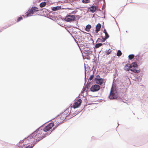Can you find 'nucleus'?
<instances>
[{"mask_svg": "<svg viewBox=\"0 0 148 148\" xmlns=\"http://www.w3.org/2000/svg\"><path fill=\"white\" fill-rule=\"evenodd\" d=\"M40 140L35 134L33 133L27 138L21 140L17 145L20 148H32Z\"/></svg>", "mask_w": 148, "mask_h": 148, "instance_id": "f257e3e1", "label": "nucleus"}, {"mask_svg": "<svg viewBox=\"0 0 148 148\" xmlns=\"http://www.w3.org/2000/svg\"><path fill=\"white\" fill-rule=\"evenodd\" d=\"M54 125L53 123H50L46 126L43 129H38L33 132L35 134L36 136L41 140L46 136L45 132H47L51 129Z\"/></svg>", "mask_w": 148, "mask_h": 148, "instance_id": "f03ea898", "label": "nucleus"}, {"mask_svg": "<svg viewBox=\"0 0 148 148\" xmlns=\"http://www.w3.org/2000/svg\"><path fill=\"white\" fill-rule=\"evenodd\" d=\"M66 117V116L64 115L63 114H61L58 115L56 118L54 123L57 125H56L54 128H53V130L55 128L57 127L58 125H59L60 124L62 123L64 121Z\"/></svg>", "mask_w": 148, "mask_h": 148, "instance_id": "7ed1b4c3", "label": "nucleus"}, {"mask_svg": "<svg viewBox=\"0 0 148 148\" xmlns=\"http://www.w3.org/2000/svg\"><path fill=\"white\" fill-rule=\"evenodd\" d=\"M75 15H71V14H69V15L65 17L64 20L67 22H72L75 21Z\"/></svg>", "mask_w": 148, "mask_h": 148, "instance_id": "20e7f679", "label": "nucleus"}, {"mask_svg": "<svg viewBox=\"0 0 148 148\" xmlns=\"http://www.w3.org/2000/svg\"><path fill=\"white\" fill-rule=\"evenodd\" d=\"M38 11V8H37L36 7L32 8L27 12V17L30 16L32 14H34L35 12Z\"/></svg>", "mask_w": 148, "mask_h": 148, "instance_id": "39448f33", "label": "nucleus"}, {"mask_svg": "<svg viewBox=\"0 0 148 148\" xmlns=\"http://www.w3.org/2000/svg\"><path fill=\"white\" fill-rule=\"evenodd\" d=\"M82 101L81 99H79L74 103L73 106H71V108H72V107L73 108H78L80 106L82 103Z\"/></svg>", "mask_w": 148, "mask_h": 148, "instance_id": "423d86ee", "label": "nucleus"}, {"mask_svg": "<svg viewBox=\"0 0 148 148\" xmlns=\"http://www.w3.org/2000/svg\"><path fill=\"white\" fill-rule=\"evenodd\" d=\"M100 89V86L98 85H95L92 86L90 88V90L92 92L98 91Z\"/></svg>", "mask_w": 148, "mask_h": 148, "instance_id": "0eeeda50", "label": "nucleus"}, {"mask_svg": "<svg viewBox=\"0 0 148 148\" xmlns=\"http://www.w3.org/2000/svg\"><path fill=\"white\" fill-rule=\"evenodd\" d=\"M109 97L110 99H114L117 98L113 90H111L110 94Z\"/></svg>", "mask_w": 148, "mask_h": 148, "instance_id": "6e6552de", "label": "nucleus"}, {"mask_svg": "<svg viewBox=\"0 0 148 148\" xmlns=\"http://www.w3.org/2000/svg\"><path fill=\"white\" fill-rule=\"evenodd\" d=\"M70 109L68 108L65 110L61 114H63L64 115L66 116H69L71 114V112H69L70 111Z\"/></svg>", "mask_w": 148, "mask_h": 148, "instance_id": "1a4fd4ad", "label": "nucleus"}, {"mask_svg": "<svg viewBox=\"0 0 148 148\" xmlns=\"http://www.w3.org/2000/svg\"><path fill=\"white\" fill-rule=\"evenodd\" d=\"M96 83L100 85H101L103 84V79H95Z\"/></svg>", "mask_w": 148, "mask_h": 148, "instance_id": "9d476101", "label": "nucleus"}, {"mask_svg": "<svg viewBox=\"0 0 148 148\" xmlns=\"http://www.w3.org/2000/svg\"><path fill=\"white\" fill-rule=\"evenodd\" d=\"M97 7L96 6L93 5L90 7L89 9L91 12H94L97 10Z\"/></svg>", "mask_w": 148, "mask_h": 148, "instance_id": "9b49d317", "label": "nucleus"}, {"mask_svg": "<svg viewBox=\"0 0 148 148\" xmlns=\"http://www.w3.org/2000/svg\"><path fill=\"white\" fill-rule=\"evenodd\" d=\"M137 68L133 67H131V68L130 69V70L133 72L136 73H139V70H138L136 69Z\"/></svg>", "mask_w": 148, "mask_h": 148, "instance_id": "f8f14e48", "label": "nucleus"}, {"mask_svg": "<svg viewBox=\"0 0 148 148\" xmlns=\"http://www.w3.org/2000/svg\"><path fill=\"white\" fill-rule=\"evenodd\" d=\"M101 27V25L100 24L98 23L97 25L95 30V32L96 33L98 32L100 30Z\"/></svg>", "mask_w": 148, "mask_h": 148, "instance_id": "ddd939ff", "label": "nucleus"}, {"mask_svg": "<svg viewBox=\"0 0 148 148\" xmlns=\"http://www.w3.org/2000/svg\"><path fill=\"white\" fill-rule=\"evenodd\" d=\"M131 65L130 64H127L125 65L124 67V69L127 71H129L131 68Z\"/></svg>", "mask_w": 148, "mask_h": 148, "instance_id": "4468645a", "label": "nucleus"}, {"mask_svg": "<svg viewBox=\"0 0 148 148\" xmlns=\"http://www.w3.org/2000/svg\"><path fill=\"white\" fill-rule=\"evenodd\" d=\"M91 26L90 25L88 24L86 26L85 28V30L88 32L90 31V29L91 28Z\"/></svg>", "mask_w": 148, "mask_h": 148, "instance_id": "2eb2a0df", "label": "nucleus"}, {"mask_svg": "<svg viewBox=\"0 0 148 148\" xmlns=\"http://www.w3.org/2000/svg\"><path fill=\"white\" fill-rule=\"evenodd\" d=\"M131 67H135L137 68V64L136 62H134L132 63L131 64Z\"/></svg>", "mask_w": 148, "mask_h": 148, "instance_id": "dca6fc26", "label": "nucleus"}, {"mask_svg": "<svg viewBox=\"0 0 148 148\" xmlns=\"http://www.w3.org/2000/svg\"><path fill=\"white\" fill-rule=\"evenodd\" d=\"M46 5V3L45 2H43L41 3L40 4V6L41 8H42L45 7Z\"/></svg>", "mask_w": 148, "mask_h": 148, "instance_id": "f3484780", "label": "nucleus"}, {"mask_svg": "<svg viewBox=\"0 0 148 148\" xmlns=\"http://www.w3.org/2000/svg\"><path fill=\"white\" fill-rule=\"evenodd\" d=\"M103 45V44L101 43H97L95 45V47L96 48H99L101 46Z\"/></svg>", "mask_w": 148, "mask_h": 148, "instance_id": "a211bd4d", "label": "nucleus"}, {"mask_svg": "<svg viewBox=\"0 0 148 148\" xmlns=\"http://www.w3.org/2000/svg\"><path fill=\"white\" fill-rule=\"evenodd\" d=\"M60 7L58 6L53 7L52 9L53 11H55L60 9Z\"/></svg>", "mask_w": 148, "mask_h": 148, "instance_id": "6ab92c4d", "label": "nucleus"}, {"mask_svg": "<svg viewBox=\"0 0 148 148\" xmlns=\"http://www.w3.org/2000/svg\"><path fill=\"white\" fill-rule=\"evenodd\" d=\"M90 0H82V2L84 3H87L90 2Z\"/></svg>", "mask_w": 148, "mask_h": 148, "instance_id": "aec40b11", "label": "nucleus"}, {"mask_svg": "<svg viewBox=\"0 0 148 148\" xmlns=\"http://www.w3.org/2000/svg\"><path fill=\"white\" fill-rule=\"evenodd\" d=\"M134 56L133 54L130 55L128 56L130 60L133 59L134 58Z\"/></svg>", "mask_w": 148, "mask_h": 148, "instance_id": "412c9836", "label": "nucleus"}, {"mask_svg": "<svg viewBox=\"0 0 148 148\" xmlns=\"http://www.w3.org/2000/svg\"><path fill=\"white\" fill-rule=\"evenodd\" d=\"M122 54V53L120 50H118L117 53V56H120Z\"/></svg>", "mask_w": 148, "mask_h": 148, "instance_id": "4be33fe9", "label": "nucleus"}, {"mask_svg": "<svg viewBox=\"0 0 148 148\" xmlns=\"http://www.w3.org/2000/svg\"><path fill=\"white\" fill-rule=\"evenodd\" d=\"M76 1L75 0H73L72 1H70V3L72 5H74V4L75 3Z\"/></svg>", "mask_w": 148, "mask_h": 148, "instance_id": "5701e85b", "label": "nucleus"}, {"mask_svg": "<svg viewBox=\"0 0 148 148\" xmlns=\"http://www.w3.org/2000/svg\"><path fill=\"white\" fill-rule=\"evenodd\" d=\"M22 19L23 18L22 17H19L18 18L17 22H18Z\"/></svg>", "mask_w": 148, "mask_h": 148, "instance_id": "b1692460", "label": "nucleus"}, {"mask_svg": "<svg viewBox=\"0 0 148 148\" xmlns=\"http://www.w3.org/2000/svg\"><path fill=\"white\" fill-rule=\"evenodd\" d=\"M111 52V50L110 49H109L106 52V53L107 55H109L110 54Z\"/></svg>", "mask_w": 148, "mask_h": 148, "instance_id": "393cba45", "label": "nucleus"}, {"mask_svg": "<svg viewBox=\"0 0 148 148\" xmlns=\"http://www.w3.org/2000/svg\"><path fill=\"white\" fill-rule=\"evenodd\" d=\"M93 77H94L93 75H91L90 76V77L89 78V80L90 81H91L93 79Z\"/></svg>", "mask_w": 148, "mask_h": 148, "instance_id": "a878e982", "label": "nucleus"}, {"mask_svg": "<svg viewBox=\"0 0 148 148\" xmlns=\"http://www.w3.org/2000/svg\"><path fill=\"white\" fill-rule=\"evenodd\" d=\"M105 34V38H106V39H107L109 37V35L108 34V33H106V34Z\"/></svg>", "mask_w": 148, "mask_h": 148, "instance_id": "bb28decb", "label": "nucleus"}, {"mask_svg": "<svg viewBox=\"0 0 148 148\" xmlns=\"http://www.w3.org/2000/svg\"><path fill=\"white\" fill-rule=\"evenodd\" d=\"M77 12V11H76V10H75L74 11H72L71 13H70V14H75Z\"/></svg>", "mask_w": 148, "mask_h": 148, "instance_id": "cd10ccee", "label": "nucleus"}, {"mask_svg": "<svg viewBox=\"0 0 148 148\" xmlns=\"http://www.w3.org/2000/svg\"><path fill=\"white\" fill-rule=\"evenodd\" d=\"M106 39V38H102V42H104L106 39Z\"/></svg>", "mask_w": 148, "mask_h": 148, "instance_id": "c85d7f7f", "label": "nucleus"}, {"mask_svg": "<svg viewBox=\"0 0 148 148\" xmlns=\"http://www.w3.org/2000/svg\"><path fill=\"white\" fill-rule=\"evenodd\" d=\"M86 87L84 88L83 89L82 92H84L86 90Z\"/></svg>", "mask_w": 148, "mask_h": 148, "instance_id": "c756f323", "label": "nucleus"}, {"mask_svg": "<svg viewBox=\"0 0 148 148\" xmlns=\"http://www.w3.org/2000/svg\"><path fill=\"white\" fill-rule=\"evenodd\" d=\"M103 32L105 33V34H106V33H107V32L106 30V29H104V30H103Z\"/></svg>", "mask_w": 148, "mask_h": 148, "instance_id": "7c9ffc66", "label": "nucleus"}, {"mask_svg": "<svg viewBox=\"0 0 148 148\" xmlns=\"http://www.w3.org/2000/svg\"><path fill=\"white\" fill-rule=\"evenodd\" d=\"M67 9H70V10H73V9H74L73 8H68Z\"/></svg>", "mask_w": 148, "mask_h": 148, "instance_id": "2f4dec72", "label": "nucleus"}, {"mask_svg": "<svg viewBox=\"0 0 148 148\" xmlns=\"http://www.w3.org/2000/svg\"><path fill=\"white\" fill-rule=\"evenodd\" d=\"M136 58L138 57V56H136Z\"/></svg>", "mask_w": 148, "mask_h": 148, "instance_id": "473e14b6", "label": "nucleus"}, {"mask_svg": "<svg viewBox=\"0 0 148 148\" xmlns=\"http://www.w3.org/2000/svg\"><path fill=\"white\" fill-rule=\"evenodd\" d=\"M100 77V76H99V75L97 76V77Z\"/></svg>", "mask_w": 148, "mask_h": 148, "instance_id": "72a5a7b5", "label": "nucleus"}]
</instances>
